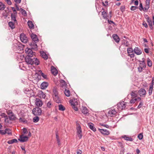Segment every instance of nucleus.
Instances as JSON below:
<instances>
[{
  "mask_svg": "<svg viewBox=\"0 0 154 154\" xmlns=\"http://www.w3.org/2000/svg\"><path fill=\"white\" fill-rule=\"evenodd\" d=\"M26 53L27 56L25 57V62L27 64L32 65L35 64L37 65L39 64V62L36 58L32 57L33 53H35L30 48H27L25 49Z\"/></svg>",
  "mask_w": 154,
  "mask_h": 154,
  "instance_id": "f257e3e1",
  "label": "nucleus"
},
{
  "mask_svg": "<svg viewBox=\"0 0 154 154\" xmlns=\"http://www.w3.org/2000/svg\"><path fill=\"white\" fill-rule=\"evenodd\" d=\"M76 123L77 125V127L76 128L77 131V135L78 137L79 138V139H81L82 138V129L81 126L79 124L77 123V122H76Z\"/></svg>",
  "mask_w": 154,
  "mask_h": 154,
  "instance_id": "f03ea898",
  "label": "nucleus"
},
{
  "mask_svg": "<svg viewBox=\"0 0 154 154\" xmlns=\"http://www.w3.org/2000/svg\"><path fill=\"white\" fill-rule=\"evenodd\" d=\"M70 103L71 104V105L72 106V108L74 109L76 111H77L78 110V108L77 107L78 103L77 101V100L76 99H74L70 100Z\"/></svg>",
  "mask_w": 154,
  "mask_h": 154,
  "instance_id": "7ed1b4c3",
  "label": "nucleus"
},
{
  "mask_svg": "<svg viewBox=\"0 0 154 154\" xmlns=\"http://www.w3.org/2000/svg\"><path fill=\"white\" fill-rule=\"evenodd\" d=\"M32 112L34 115L39 116L42 114V110L39 107H35L32 109Z\"/></svg>",
  "mask_w": 154,
  "mask_h": 154,
  "instance_id": "20e7f679",
  "label": "nucleus"
},
{
  "mask_svg": "<svg viewBox=\"0 0 154 154\" xmlns=\"http://www.w3.org/2000/svg\"><path fill=\"white\" fill-rule=\"evenodd\" d=\"M126 103L124 101H122L117 103L118 109L119 111L125 109L126 106Z\"/></svg>",
  "mask_w": 154,
  "mask_h": 154,
  "instance_id": "39448f33",
  "label": "nucleus"
},
{
  "mask_svg": "<svg viewBox=\"0 0 154 154\" xmlns=\"http://www.w3.org/2000/svg\"><path fill=\"white\" fill-rule=\"evenodd\" d=\"M117 113V110L115 109H110L108 112V116L110 117L115 116Z\"/></svg>",
  "mask_w": 154,
  "mask_h": 154,
  "instance_id": "423d86ee",
  "label": "nucleus"
},
{
  "mask_svg": "<svg viewBox=\"0 0 154 154\" xmlns=\"http://www.w3.org/2000/svg\"><path fill=\"white\" fill-rule=\"evenodd\" d=\"M20 38L21 41L23 43H26L27 42V38L24 34H21L20 35Z\"/></svg>",
  "mask_w": 154,
  "mask_h": 154,
  "instance_id": "0eeeda50",
  "label": "nucleus"
},
{
  "mask_svg": "<svg viewBox=\"0 0 154 154\" xmlns=\"http://www.w3.org/2000/svg\"><path fill=\"white\" fill-rule=\"evenodd\" d=\"M28 139L29 138L27 136L22 135L20 136V138L18 139V140L21 142H24L27 141Z\"/></svg>",
  "mask_w": 154,
  "mask_h": 154,
  "instance_id": "6e6552de",
  "label": "nucleus"
},
{
  "mask_svg": "<svg viewBox=\"0 0 154 154\" xmlns=\"http://www.w3.org/2000/svg\"><path fill=\"white\" fill-rule=\"evenodd\" d=\"M35 104L38 107L42 106L43 105L42 100L39 98H36L35 100Z\"/></svg>",
  "mask_w": 154,
  "mask_h": 154,
  "instance_id": "1a4fd4ad",
  "label": "nucleus"
},
{
  "mask_svg": "<svg viewBox=\"0 0 154 154\" xmlns=\"http://www.w3.org/2000/svg\"><path fill=\"white\" fill-rule=\"evenodd\" d=\"M36 43L34 42H32L29 44V45L32 49H33L34 50H37V45Z\"/></svg>",
  "mask_w": 154,
  "mask_h": 154,
  "instance_id": "9d476101",
  "label": "nucleus"
},
{
  "mask_svg": "<svg viewBox=\"0 0 154 154\" xmlns=\"http://www.w3.org/2000/svg\"><path fill=\"white\" fill-rule=\"evenodd\" d=\"M140 97L145 96L146 94V90L143 88H141L138 91Z\"/></svg>",
  "mask_w": 154,
  "mask_h": 154,
  "instance_id": "9b49d317",
  "label": "nucleus"
},
{
  "mask_svg": "<svg viewBox=\"0 0 154 154\" xmlns=\"http://www.w3.org/2000/svg\"><path fill=\"white\" fill-rule=\"evenodd\" d=\"M98 130L100 132L103 134L108 135L109 134V131L106 129L99 128Z\"/></svg>",
  "mask_w": 154,
  "mask_h": 154,
  "instance_id": "f8f14e48",
  "label": "nucleus"
},
{
  "mask_svg": "<svg viewBox=\"0 0 154 154\" xmlns=\"http://www.w3.org/2000/svg\"><path fill=\"white\" fill-rule=\"evenodd\" d=\"M51 71L52 73L54 75L56 76L58 73L57 69L54 66H52L51 67Z\"/></svg>",
  "mask_w": 154,
  "mask_h": 154,
  "instance_id": "ddd939ff",
  "label": "nucleus"
},
{
  "mask_svg": "<svg viewBox=\"0 0 154 154\" xmlns=\"http://www.w3.org/2000/svg\"><path fill=\"white\" fill-rule=\"evenodd\" d=\"M112 37L115 41L117 43H119L120 41V38L116 34H113Z\"/></svg>",
  "mask_w": 154,
  "mask_h": 154,
  "instance_id": "4468645a",
  "label": "nucleus"
},
{
  "mask_svg": "<svg viewBox=\"0 0 154 154\" xmlns=\"http://www.w3.org/2000/svg\"><path fill=\"white\" fill-rule=\"evenodd\" d=\"M88 126L94 132L96 131V128L94 126V125L92 123H89L88 124Z\"/></svg>",
  "mask_w": 154,
  "mask_h": 154,
  "instance_id": "2eb2a0df",
  "label": "nucleus"
},
{
  "mask_svg": "<svg viewBox=\"0 0 154 154\" xmlns=\"http://www.w3.org/2000/svg\"><path fill=\"white\" fill-rule=\"evenodd\" d=\"M134 51L137 55H140L142 54V51L138 47H135L134 50Z\"/></svg>",
  "mask_w": 154,
  "mask_h": 154,
  "instance_id": "dca6fc26",
  "label": "nucleus"
},
{
  "mask_svg": "<svg viewBox=\"0 0 154 154\" xmlns=\"http://www.w3.org/2000/svg\"><path fill=\"white\" fill-rule=\"evenodd\" d=\"M48 85L47 82H43L41 85V88L43 89H45L48 86Z\"/></svg>",
  "mask_w": 154,
  "mask_h": 154,
  "instance_id": "f3484780",
  "label": "nucleus"
},
{
  "mask_svg": "<svg viewBox=\"0 0 154 154\" xmlns=\"http://www.w3.org/2000/svg\"><path fill=\"white\" fill-rule=\"evenodd\" d=\"M139 66L140 67H142L143 68H145V63L144 61V58H142V60L139 61Z\"/></svg>",
  "mask_w": 154,
  "mask_h": 154,
  "instance_id": "a211bd4d",
  "label": "nucleus"
},
{
  "mask_svg": "<svg viewBox=\"0 0 154 154\" xmlns=\"http://www.w3.org/2000/svg\"><path fill=\"white\" fill-rule=\"evenodd\" d=\"M40 54L42 57L45 60H47L48 58V56L47 54L44 51H41Z\"/></svg>",
  "mask_w": 154,
  "mask_h": 154,
  "instance_id": "6ab92c4d",
  "label": "nucleus"
},
{
  "mask_svg": "<svg viewBox=\"0 0 154 154\" xmlns=\"http://www.w3.org/2000/svg\"><path fill=\"white\" fill-rule=\"evenodd\" d=\"M81 110L82 113L84 114H85L88 113V110L86 107L82 106Z\"/></svg>",
  "mask_w": 154,
  "mask_h": 154,
  "instance_id": "aec40b11",
  "label": "nucleus"
},
{
  "mask_svg": "<svg viewBox=\"0 0 154 154\" xmlns=\"http://www.w3.org/2000/svg\"><path fill=\"white\" fill-rule=\"evenodd\" d=\"M54 100L57 103H60V99L58 95L53 97Z\"/></svg>",
  "mask_w": 154,
  "mask_h": 154,
  "instance_id": "412c9836",
  "label": "nucleus"
},
{
  "mask_svg": "<svg viewBox=\"0 0 154 154\" xmlns=\"http://www.w3.org/2000/svg\"><path fill=\"white\" fill-rule=\"evenodd\" d=\"M122 137L125 140H128V141H132L133 140V139L131 137H127L126 135Z\"/></svg>",
  "mask_w": 154,
  "mask_h": 154,
  "instance_id": "4be33fe9",
  "label": "nucleus"
},
{
  "mask_svg": "<svg viewBox=\"0 0 154 154\" xmlns=\"http://www.w3.org/2000/svg\"><path fill=\"white\" fill-rule=\"evenodd\" d=\"M9 119L11 120H15L16 117L12 113H11L9 116Z\"/></svg>",
  "mask_w": 154,
  "mask_h": 154,
  "instance_id": "5701e85b",
  "label": "nucleus"
},
{
  "mask_svg": "<svg viewBox=\"0 0 154 154\" xmlns=\"http://www.w3.org/2000/svg\"><path fill=\"white\" fill-rule=\"evenodd\" d=\"M27 24L30 28L33 29L34 28V25L32 21L29 20L27 22Z\"/></svg>",
  "mask_w": 154,
  "mask_h": 154,
  "instance_id": "b1692460",
  "label": "nucleus"
},
{
  "mask_svg": "<svg viewBox=\"0 0 154 154\" xmlns=\"http://www.w3.org/2000/svg\"><path fill=\"white\" fill-rule=\"evenodd\" d=\"M58 92L56 88H54L53 90V97L58 95Z\"/></svg>",
  "mask_w": 154,
  "mask_h": 154,
  "instance_id": "393cba45",
  "label": "nucleus"
},
{
  "mask_svg": "<svg viewBox=\"0 0 154 154\" xmlns=\"http://www.w3.org/2000/svg\"><path fill=\"white\" fill-rule=\"evenodd\" d=\"M64 93L66 96L68 97L70 96V93L69 90L65 89Z\"/></svg>",
  "mask_w": 154,
  "mask_h": 154,
  "instance_id": "a878e982",
  "label": "nucleus"
},
{
  "mask_svg": "<svg viewBox=\"0 0 154 154\" xmlns=\"http://www.w3.org/2000/svg\"><path fill=\"white\" fill-rule=\"evenodd\" d=\"M17 140L16 139H14L8 140V143L9 144H11L14 143H17Z\"/></svg>",
  "mask_w": 154,
  "mask_h": 154,
  "instance_id": "bb28decb",
  "label": "nucleus"
},
{
  "mask_svg": "<svg viewBox=\"0 0 154 154\" xmlns=\"http://www.w3.org/2000/svg\"><path fill=\"white\" fill-rule=\"evenodd\" d=\"M39 95L41 98H45L46 97L45 94L42 91L39 92Z\"/></svg>",
  "mask_w": 154,
  "mask_h": 154,
  "instance_id": "cd10ccee",
  "label": "nucleus"
},
{
  "mask_svg": "<svg viewBox=\"0 0 154 154\" xmlns=\"http://www.w3.org/2000/svg\"><path fill=\"white\" fill-rule=\"evenodd\" d=\"M8 25L11 28V29H13L15 27L14 24L11 21L9 22Z\"/></svg>",
  "mask_w": 154,
  "mask_h": 154,
  "instance_id": "c85d7f7f",
  "label": "nucleus"
},
{
  "mask_svg": "<svg viewBox=\"0 0 154 154\" xmlns=\"http://www.w3.org/2000/svg\"><path fill=\"white\" fill-rule=\"evenodd\" d=\"M137 92L136 91H133L131 93V95L132 97L135 98L137 97V94L136 93Z\"/></svg>",
  "mask_w": 154,
  "mask_h": 154,
  "instance_id": "c756f323",
  "label": "nucleus"
},
{
  "mask_svg": "<svg viewBox=\"0 0 154 154\" xmlns=\"http://www.w3.org/2000/svg\"><path fill=\"white\" fill-rule=\"evenodd\" d=\"M20 11L21 12L22 14L25 16H26L27 15L26 11L23 9L20 8Z\"/></svg>",
  "mask_w": 154,
  "mask_h": 154,
  "instance_id": "7c9ffc66",
  "label": "nucleus"
},
{
  "mask_svg": "<svg viewBox=\"0 0 154 154\" xmlns=\"http://www.w3.org/2000/svg\"><path fill=\"white\" fill-rule=\"evenodd\" d=\"M59 110L60 111H63L65 110V107L62 104H59L58 106Z\"/></svg>",
  "mask_w": 154,
  "mask_h": 154,
  "instance_id": "2f4dec72",
  "label": "nucleus"
},
{
  "mask_svg": "<svg viewBox=\"0 0 154 154\" xmlns=\"http://www.w3.org/2000/svg\"><path fill=\"white\" fill-rule=\"evenodd\" d=\"M102 15L103 16V18L104 19H107V13L106 12L104 11L102 12Z\"/></svg>",
  "mask_w": 154,
  "mask_h": 154,
  "instance_id": "473e14b6",
  "label": "nucleus"
},
{
  "mask_svg": "<svg viewBox=\"0 0 154 154\" xmlns=\"http://www.w3.org/2000/svg\"><path fill=\"white\" fill-rule=\"evenodd\" d=\"M11 17L12 21H14V22H17L15 16L13 13L11 14Z\"/></svg>",
  "mask_w": 154,
  "mask_h": 154,
  "instance_id": "72a5a7b5",
  "label": "nucleus"
},
{
  "mask_svg": "<svg viewBox=\"0 0 154 154\" xmlns=\"http://www.w3.org/2000/svg\"><path fill=\"white\" fill-rule=\"evenodd\" d=\"M5 8V5L2 2H0V10H3Z\"/></svg>",
  "mask_w": 154,
  "mask_h": 154,
  "instance_id": "f704fd0d",
  "label": "nucleus"
},
{
  "mask_svg": "<svg viewBox=\"0 0 154 154\" xmlns=\"http://www.w3.org/2000/svg\"><path fill=\"white\" fill-rule=\"evenodd\" d=\"M39 120V118L38 116L34 117L33 119V121L34 122H37Z\"/></svg>",
  "mask_w": 154,
  "mask_h": 154,
  "instance_id": "c9c22d12",
  "label": "nucleus"
},
{
  "mask_svg": "<svg viewBox=\"0 0 154 154\" xmlns=\"http://www.w3.org/2000/svg\"><path fill=\"white\" fill-rule=\"evenodd\" d=\"M147 60L148 66L149 67L151 66L152 65V61L149 58L147 59Z\"/></svg>",
  "mask_w": 154,
  "mask_h": 154,
  "instance_id": "e433bc0d",
  "label": "nucleus"
},
{
  "mask_svg": "<svg viewBox=\"0 0 154 154\" xmlns=\"http://www.w3.org/2000/svg\"><path fill=\"white\" fill-rule=\"evenodd\" d=\"M147 19V21L149 25L152 24V22L149 17H148Z\"/></svg>",
  "mask_w": 154,
  "mask_h": 154,
  "instance_id": "4c0bfd02",
  "label": "nucleus"
},
{
  "mask_svg": "<svg viewBox=\"0 0 154 154\" xmlns=\"http://www.w3.org/2000/svg\"><path fill=\"white\" fill-rule=\"evenodd\" d=\"M6 134H11V130L9 128H6L5 129Z\"/></svg>",
  "mask_w": 154,
  "mask_h": 154,
  "instance_id": "58836bf2",
  "label": "nucleus"
},
{
  "mask_svg": "<svg viewBox=\"0 0 154 154\" xmlns=\"http://www.w3.org/2000/svg\"><path fill=\"white\" fill-rule=\"evenodd\" d=\"M127 51L128 54L131 53V52H133V49L131 48H128L127 49Z\"/></svg>",
  "mask_w": 154,
  "mask_h": 154,
  "instance_id": "ea45409f",
  "label": "nucleus"
},
{
  "mask_svg": "<svg viewBox=\"0 0 154 154\" xmlns=\"http://www.w3.org/2000/svg\"><path fill=\"white\" fill-rule=\"evenodd\" d=\"M32 39V42H34L35 43H37L38 41V39L37 37V36Z\"/></svg>",
  "mask_w": 154,
  "mask_h": 154,
  "instance_id": "a19ab883",
  "label": "nucleus"
},
{
  "mask_svg": "<svg viewBox=\"0 0 154 154\" xmlns=\"http://www.w3.org/2000/svg\"><path fill=\"white\" fill-rule=\"evenodd\" d=\"M137 101L136 99H132L130 101V103L131 104L134 103Z\"/></svg>",
  "mask_w": 154,
  "mask_h": 154,
  "instance_id": "79ce46f5",
  "label": "nucleus"
},
{
  "mask_svg": "<svg viewBox=\"0 0 154 154\" xmlns=\"http://www.w3.org/2000/svg\"><path fill=\"white\" fill-rule=\"evenodd\" d=\"M19 121L20 122H26V121L24 119V118H20L19 119Z\"/></svg>",
  "mask_w": 154,
  "mask_h": 154,
  "instance_id": "37998d69",
  "label": "nucleus"
},
{
  "mask_svg": "<svg viewBox=\"0 0 154 154\" xmlns=\"http://www.w3.org/2000/svg\"><path fill=\"white\" fill-rule=\"evenodd\" d=\"M143 134L140 133L138 135L137 137L139 140H141L143 139Z\"/></svg>",
  "mask_w": 154,
  "mask_h": 154,
  "instance_id": "c03bdc74",
  "label": "nucleus"
},
{
  "mask_svg": "<svg viewBox=\"0 0 154 154\" xmlns=\"http://www.w3.org/2000/svg\"><path fill=\"white\" fill-rule=\"evenodd\" d=\"M125 7L124 5H122L121 6L120 8V10L122 12H123L125 11Z\"/></svg>",
  "mask_w": 154,
  "mask_h": 154,
  "instance_id": "a18cd8bd",
  "label": "nucleus"
},
{
  "mask_svg": "<svg viewBox=\"0 0 154 154\" xmlns=\"http://www.w3.org/2000/svg\"><path fill=\"white\" fill-rule=\"evenodd\" d=\"M138 7L137 6H132L130 8V9L131 11H134L138 8Z\"/></svg>",
  "mask_w": 154,
  "mask_h": 154,
  "instance_id": "49530a36",
  "label": "nucleus"
},
{
  "mask_svg": "<svg viewBox=\"0 0 154 154\" xmlns=\"http://www.w3.org/2000/svg\"><path fill=\"white\" fill-rule=\"evenodd\" d=\"M143 105V102L141 101L140 103L138 106L137 108L140 109V108H141V107Z\"/></svg>",
  "mask_w": 154,
  "mask_h": 154,
  "instance_id": "de8ad7c7",
  "label": "nucleus"
},
{
  "mask_svg": "<svg viewBox=\"0 0 154 154\" xmlns=\"http://www.w3.org/2000/svg\"><path fill=\"white\" fill-rule=\"evenodd\" d=\"M107 21L110 24H113L116 25V23H114L113 21H112L109 20V19H107Z\"/></svg>",
  "mask_w": 154,
  "mask_h": 154,
  "instance_id": "09e8293b",
  "label": "nucleus"
},
{
  "mask_svg": "<svg viewBox=\"0 0 154 154\" xmlns=\"http://www.w3.org/2000/svg\"><path fill=\"white\" fill-rule=\"evenodd\" d=\"M100 125H101V126H104L107 128H109V126L106 124H104L103 123H100Z\"/></svg>",
  "mask_w": 154,
  "mask_h": 154,
  "instance_id": "8fccbe9b",
  "label": "nucleus"
},
{
  "mask_svg": "<svg viewBox=\"0 0 154 154\" xmlns=\"http://www.w3.org/2000/svg\"><path fill=\"white\" fill-rule=\"evenodd\" d=\"M21 148L22 150L24 151L23 153L24 154H26V150H25V147L23 146H21Z\"/></svg>",
  "mask_w": 154,
  "mask_h": 154,
  "instance_id": "3c124183",
  "label": "nucleus"
},
{
  "mask_svg": "<svg viewBox=\"0 0 154 154\" xmlns=\"http://www.w3.org/2000/svg\"><path fill=\"white\" fill-rule=\"evenodd\" d=\"M51 104L52 103L51 102L49 101L47 104V106L49 108H50L51 106Z\"/></svg>",
  "mask_w": 154,
  "mask_h": 154,
  "instance_id": "603ef678",
  "label": "nucleus"
},
{
  "mask_svg": "<svg viewBox=\"0 0 154 154\" xmlns=\"http://www.w3.org/2000/svg\"><path fill=\"white\" fill-rule=\"evenodd\" d=\"M143 67H140L139 66L138 67V71L140 72H141L142 71V70H143Z\"/></svg>",
  "mask_w": 154,
  "mask_h": 154,
  "instance_id": "864d4df0",
  "label": "nucleus"
},
{
  "mask_svg": "<svg viewBox=\"0 0 154 154\" xmlns=\"http://www.w3.org/2000/svg\"><path fill=\"white\" fill-rule=\"evenodd\" d=\"M128 55L131 57H134V54H133V52H131V53L128 54Z\"/></svg>",
  "mask_w": 154,
  "mask_h": 154,
  "instance_id": "5fc2aeb1",
  "label": "nucleus"
},
{
  "mask_svg": "<svg viewBox=\"0 0 154 154\" xmlns=\"http://www.w3.org/2000/svg\"><path fill=\"white\" fill-rule=\"evenodd\" d=\"M153 81H154V80L153 79L152 80V82L151 83L149 87V88H152V89H153V85H154Z\"/></svg>",
  "mask_w": 154,
  "mask_h": 154,
  "instance_id": "6e6d98bb",
  "label": "nucleus"
},
{
  "mask_svg": "<svg viewBox=\"0 0 154 154\" xmlns=\"http://www.w3.org/2000/svg\"><path fill=\"white\" fill-rule=\"evenodd\" d=\"M139 7H140V8H139L140 10V11H141L143 9L142 3H140Z\"/></svg>",
  "mask_w": 154,
  "mask_h": 154,
  "instance_id": "4d7b16f0",
  "label": "nucleus"
},
{
  "mask_svg": "<svg viewBox=\"0 0 154 154\" xmlns=\"http://www.w3.org/2000/svg\"><path fill=\"white\" fill-rule=\"evenodd\" d=\"M0 133L2 134H6V132L5 130H0Z\"/></svg>",
  "mask_w": 154,
  "mask_h": 154,
  "instance_id": "13d9d810",
  "label": "nucleus"
},
{
  "mask_svg": "<svg viewBox=\"0 0 154 154\" xmlns=\"http://www.w3.org/2000/svg\"><path fill=\"white\" fill-rule=\"evenodd\" d=\"M18 48L20 49V50H23V46L21 45H20L18 46Z\"/></svg>",
  "mask_w": 154,
  "mask_h": 154,
  "instance_id": "bf43d9fd",
  "label": "nucleus"
},
{
  "mask_svg": "<svg viewBox=\"0 0 154 154\" xmlns=\"http://www.w3.org/2000/svg\"><path fill=\"white\" fill-rule=\"evenodd\" d=\"M62 81L63 82V83L62 84H61V85L62 86V87H66V83L64 80H62Z\"/></svg>",
  "mask_w": 154,
  "mask_h": 154,
  "instance_id": "052dcab7",
  "label": "nucleus"
},
{
  "mask_svg": "<svg viewBox=\"0 0 154 154\" xmlns=\"http://www.w3.org/2000/svg\"><path fill=\"white\" fill-rule=\"evenodd\" d=\"M152 89L149 88V95L152 94Z\"/></svg>",
  "mask_w": 154,
  "mask_h": 154,
  "instance_id": "680f3d73",
  "label": "nucleus"
},
{
  "mask_svg": "<svg viewBox=\"0 0 154 154\" xmlns=\"http://www.w3.org/2000/svg\"><path fill=\"white\" fill-rule=\"evenodd\" d=\"M37 37V36L36 35L33 34H32L31 35V37L32 39Z\"/></svg>",
  "mask_w": 154,
  "mask_h": 154,
  "instance_id": "e2e57ef3",
  "label": "nucleus"
},
{
  "mask_svg": "<svg viewBox=\"0 0 154 154\" xmlns=\"http://www.w3.org/2000/svg\"><path fill=\"white\" fill-rule=\"evenodd\" d=\"M5 1H6L7 2L8 4L9 5H11L12 3L11 2L10 0H5Z\"/></svg>",
  "mask_w": 154,
  "mask_h": 154,
  "instance_id": "0e129e2a",
  "label": "nucleus"
},
{
  "mask_svg": "<svg viewBox=\"0 0 154 154\" xmlns=\"http://www.w3.org/2000/svg\"><path fill=\"white\" fill-rule=\"evenodd\" d=\"M28 132V131L26 128H23V133L24 134H25L27 133Z\"/></svg>",
  "mask_w": 154,
  "mask_h": 154,
  "instance_id": "69168bd1",
  "label": "nucleus"
},
{
  "mask_svg": "<svg viewBox=\"0 0 154 154\" xmlns=\"http://www.w3.org/2000/svg\"><path fill=\"white\" fill-rule=\"evenodd\" d=\"M38 74L39 75H41L43 73L41 70H38L37 72Z\"/></svg>",
  "mask_w": 154,
  "mask_h": 154,
  "instance_id": "338daca9",
  "label": "nucleus"
},
{
  "mask_svg": "<svg viewBox=\"0 0 154 154\" xmlns=\"http://www.w3.org/2000/svg\"><path fill=\"white\" fill-rule=\"evenodd\" d=\"M44 78L46 79L47 78V75L43 73L41 75Z\"/></svg>",
  "mask_w": 154,
  "mask_h": 154,
  "instance_id": "774afa93",
  "label": "nucleus"
}]
</instances>
